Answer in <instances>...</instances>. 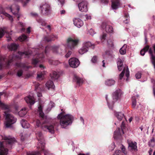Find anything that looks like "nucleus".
Returning <instances> with one entry per match:
<instances>
[{
    "label": "nucleus",
    "mask_w": 155,
    "mask_h": 155,
    "mask_svg": "<svg viewBox=\"0 0 155 155\" xmlns=\"http://www.w3.org/2000/svg\"><path fill=\"white\" fill-rule=\"evenodd\" d=\"M65 112H62L59 114L58 119L60 120V124L62 128H65L68 126L71 125L74 120V117L71 115L67 114L64 115Z\"/></svg>",
    "instance_id": "obj_1"
},
{
    "label": "nucleus",
    "mask_w": 155,
    "mask_h": 155,
    "mask_svg": "<svg viewBox=\"0 0 155 155\" xmlns=\"http://www.w3.org/2000/svg\"><path fill=\"white\" fill-rule=\"evenodd\" d=\"M0 107H2L7 110L4 112L6 120L5 125L6 127H11L12 124L16 122L17 120L16 118L15 117L9 113V106L2 103L0 101Z\"/></svg>",
    "instance_id": "obj_2"
},
{
    "label": "nucleus",
    "mask_w": 155,
    "mask_h": 155,
    "mask_svg": "<svg viewBox=\"0 0 155 155\" xmlns=\"http://www.w3.org/2000/svg\"><path fill=\"white\" fill-rule=\"evenodd\" d=\"M19 57L17 54H12L10 55L7 61V59L4 57L0 58V70L2 69L3 67L8 68L11 63L14 60H16Z\"/></svg>",
    "instance_id": "obj_3"
},
{
    "label": "nucleus",
    "mask_w": 155,
    "mask_h": 155,
    "mask_svg": "<svg viewBox=\"0 0 155 155\" xmlns=\"http://www.w3.org/2000/svg\"><path fill=\"white\" fill-rule=\"evenodd\" d=\"M4 139L5 140V142H1L0 143V155H7L8 149L4 147L3 144L5 143L7 145L6 146L8 145H11L15 141V139L14 138H8L7 137H5Z\"/></svg>",
    "instance_id": "obj_4"
},
{
    "label": "nucleus",
    "mask_w": 155,
    "mask_h": 155,
    "mask_svg": "<svg viewBox=\"0 0 155 155\" xmlns=\"http://www.w3.org/2000/svg\"><path fill=\"white\" fill-rule=\"evenodd\" d=\"M63 47L59 45L53 46H47L45 47V53L47 54L50 50H51L54 54L63 55L65 53V51L63 49Z\"/></svg>",
    "instance_id": "obj_5"
},
{
    "label": "nucleus",
    "mask_w": 155,
    "mask_h": 155,
    "mask_svg": "<svg viewBox=\"0 0 155 155\" xmlns=\"http://www.w3.org/2000/svg\"><path fill=\"white\" fill-rule=\"evenodd\" d=\"M36 126L37 127H39L40 126L41 128L45 131H48L51 134H54V126L53 125L51 124L48 125L45 123H42L41 124L40 121L38 120H37L35 121Z\"/></svg>",
    "instance_id": "obj_6"
},
{
    "label": "nucleus",
    "mask_w": 155,
    "mask_h": 155,
    "mask_svg": "<svg viewBox=\"0 0 155 155\" xmlns=\"http://www.w3.org/2000/svg\"><path fill=\"white\" fill-rule=\"evenodd\" d=\"M36 135L39 142L38 148L41 149V151H44L45 143L42 133L41 132H38L36 133Z\"/></svg>",
    "instance_id": "obj_7"
},
{
    "label": "nucleus",
    "mask_w": 155,
    "mask_h": 155,
    "mask_svg": "<svg viewBox=\"0 0 155 155\" xmlns=\"http://www.w3.org/2000/svg\"><path fill=\"white\" fill-rule=\"evenodd\" d=\"M41 14L43 15H48L51 13V8L49 5L45 3L40 6Z\"/></svg>",
    "instance_id": "obj_8"
},
{
    "label": "nucleus",
    "mask_w": 155,
    "mask_h": 155,
    "mask_svg": "<svg viewBox=\"0 0 155 155\" xmlns=\"http://www.w3.org/2000/svg\"><path fill=\"white\" fill-rule=\"evenodd\" d=\"M89 48L94 49V45L90 42H86L83 45L82 48L79 50L78 52L81 54H83L88 51Z\"/></svg>",
    "instance_id": "obj_9"
},
{
    "label": "nucleus",
    "mask_w": 155,
    "mask_h": 155,
    "mask_svg": "<svg viewBox=\"0 0 155 155\" xmlns=\"http://www.w3.org/2000/svg\"><path fill=\"white\" fill-rule=\"evenodd\" d=\"M79 40L78 39H74L71 38H68L67 40V46L72 49L78 45Z\"/></svg>",
    "instance_id": "obj_10"
},
{
    "label": "nucleus",
    "mask_w": 155,
    "mask_h": 155,
    "mask_svg": "<svg viewBox=\"0 0 155 155\" xmlns=\"http://www.w3.org/2000/svg\"><path fill=\"white\" fill-rule=\"evenodd\" d=\"M10 10L13 14L16 17L18 20H19L20 14L19 12V6L16 5H13L9 8Z\"/></svg>",
    "instance_id": "obj_11"
},
{
    "label": "nucleus",
    "mask_w": 155,
    "mask_h": 155,
    "mask_svg": "<svg viewBox=\"0 0 155 155\" xmlns=\"http://www.w3.org/2000/svg\"><path fill=\"white\" fill-rule=\"evenodd\" d=\"M45 55L43 53L38 54L37 56V58H33L32 60V64L34 67H36L37 64L38 62H41L43 61V59Z\"/></svg>",
    "instance_id": "obj_12"
},
{
    "label": "nucleus",
    "mask_w": 155,
    "mask_h": 155,
    "mask_svg": "<svg viewBox=\"0 0 155 155\" xmlns=\"http://www.w3.org/2000/svg\"><path fill=\"white\" fill-rule=\"evenodd\" d=\"M88 3L87 1H83L78 4V7L80 11L86 12L88 11Z\"/></svg>",
    "instance_id": "obj_13"
},
{
    "label": "nucleus",
    "mask_w": 155,
    "mask_h": 155,
    "mask_svg": "<svg viewBox=\"0 0 155 155\" xmlns=\"http://www.w3.org/2000/svg\"><path fill=\"white\" fill-rule=\"evenodd\" d=\"M125 125L124 121H122L121 125V129L119 128L115 131L114 134V138H117L118 136L121 135L122 133V134H124V129L125 128Z\"/></svg>",
    "instance_id": "obj_14"
},
{
    "label": "nucleus",
    "mask_w": 155,
    "mask_h": 155,
    "mask_svg": "<svg viewBox=\"0 0 155 155\" xmlns=\"http://www.w3.org/2000/svg\"><path fill=\"white\" fill-rule=\"evenodd\" d=\"M128 149L132 153L136 152L138 150L137 146V143L136 142H133V141H128Z\"/></svg>",
    "instance_id": "obj_15"
},
{
    "label": "nucleus",
    "mask_w": 155,
    "mask_h": 155,
    "mask_svg": "<svg viewBox=\"0 0 155 155\" xmlns=\"http://www.w3.org/2000/svg\"><path fill=\"white\" fill-rule=\"evenodd\" d=\"M69 63L70 66L71 67L76 68L79 66L80 62L78 59L75 58H72L69 60Z\"/></svg>",
    "instance_id": "obj_16"
},
{
    "label": "nucleus",
    "mask_w": 155,
    "mask_h": 155,
    "mask_svg": "<svg viewBox=\"0 0 155 155\" xmlns=\"http://www.w3.org/2000/svg\"><path fill=\"white\" fill-rule=\"evenodd\" d=\"M101 27L103 29H105L106 32L112 33L113 31V28L110 25H107L106 22H103L101 25Z\"/></svg>",
    "instance_id": "obj_17"
},
{
    "label": "nucleus",
    "mask_w": 155,
    "mask_h": 155,
    "mask_svg": "<svg viewBox=\"0 0 155 155\" xmlns=\"http://www.w3.org/2000/svg\"><path fill=\"white\" fill-rule=\"evenodd\" d=\"M121 94V91L120 89L117 90L113 93L112 96L113 102H114L117 101L119 98Z\"/></svg>",
    "instance_id": "obj_18"
},
{
    "label": "nucleus",
    "mask_w": 155,
    "mask_h": 155,
    "mask_svg": "<svg viewBox=\"0 0 155 155\" xmlns=\"http://www.w3.org/2000/svg\"><path fill=\"white\" fill-rule=\"evenodd\" d=\"M125 73V75L127 78H128L130 75L129 74V69L128 67L126 68H124V69L123 71L121 72V73L119 75V79H122V78L123 77L124 75V74ZM126 80H127V78L126 79Z\"/></svg>",
    "instance_id": "obj_19"
},
{
    "label": "nucleus",
    "mask_w": 155,
    "mask_h": 155,
    "mask_svg": "<svg viewBox=\"0 0 155 155\" xmlns=\"http://www.w3.org/2000/svg\"><path fill=\"white\" fill-rule=\"evenodd\" d=\"M120 0H113L112 2L111 7L114 9H117L120 6Z\"/></svg>",
    "instance_id": "obj_20"
},
{
    "label": "nucleus",
    "mask_w": 155,
    "mask_h": 155,
    "mask_svg": "<svg viewBox=\"0 0 155 155\" xmlns=\"http://www.w3.org/2000/svg\"><path fill=\"white\" fill-rule=\"evenodd\" d=\"M73 21L74 25L78 28H80L83 25V21L80 18H75Z\"/></svg>",
    "instance_id": "obj_21"
},
{
    "label": "nucleus",
    "mask_w": 155,
    "mask_h": 155,
    "mask_svg": "<svg viewBox=\"0 0 155 155\" xmlns=\"http://www.w3.org/2000/svg\"><path fill=\"white\" fill-rule=\"evenodd\" d=\"M34 98L33 96L29 95L27 97H25V100L27 103L31 105H32L35 103Z\"/></svg>",
    "instance_id": "obj_22"
},
{
    "label": "nucleus",
    "mask_w": 155,
    "mask_h": 155,
    "mask_svg": "<svg viewBox=\"0 0 155 155\" xmlns=\"http://www.w3.org/2000/svg\"><path fill=\"white\" fill-rule=\"evenodd\" d=\"M18 46V45L15 43H13L8 45L7 46V48L10 51H15L17 50Z\"/></svg>",
    "instance_id": "obj_23"
},
{
    "label": "nucleus",
    "mask_w": 155,
    "mask_h": 155,
    "mask_svg": "<svg viewBox=\"0 0 155 155\" xmlns=\"http://www.w3.org/2000/svg\"><path fill=\"white\" fill-rule=\"evenodd\" d=\"M73 79L74 81L76 82L77 84L79 86L81 85L83 83V80L76 75H74Z\"/></svg>",
    "instance_id": "obj_24"
},
{
    "label": "nucleus",
    "mask_w": 155,
    "mask_h": 155,
    "mask_svg": "<svg viewBox=\"0 0 155 155\" xmlns=\"http://www.w3.org/2000/svg\"><path fill=\"white\" fill-rule=\"evenodd\" d=\"M115 81L112 78L107 79L105 81V84L108 86H111L114 84Z\"/></svg>",
    "instance_id": "obj_25"
},
{
    "label": "nucleus",
    "mask_w": 155,
    "mask_h": 155,
    "mask_svg": "<svg viewBox=\"0 0 155 155\" xmlns=\"http://www.w3.org/2000/svg\"><path fill=\"white\" fill-rule=\"evenodd\" d=\"M0 14H2L5 16L8 17L9 20H11V21H13V18L10 15L6 12L4 9L2 7H0Z\"/></svg>",
    "instance_id": "obj_26"
},
{
    "label": "nucleus",
    "mask_w": 155,
    "mask_h": 155,
    "mask_svg": "<svg viewBox=\"0 0 155 155\" xmlns=\"http://www.w3.org/2000/svg\"><path fill=\"white\" fill-rule=\"evenodd\" d=\"M50 76L52 79H57L60 77V74L58 72L55 71H52L50 74Z\"/></svg>",
    "instance_id": "obj_27"
},
{
    "label": "nucleus",
    "mask_w": 155,
    "mask_h": 155,
    "mask_svg": "<svg viewBox=\"0 0 155 155\" xmlns=\"http://www.w3.org/2000/svg\"><path fill=\"white\" fill-rule=\"evenodd\" d=\"M45 85L48 89H53L55 87L53 82L51 80L48 81Z\"/></svg>",
    "instance_id": "obj_28"
},
{
    "label": "nucleus",
    "mask_w": 155,
    "mask_h": 155,
    "mask_svg": "<svg viewBox=\"0 0 155 155\" xmlns=\"http://www.w3.org/2000/svg\"><path fill=\"white\" fill-rule=\"evenodd\" d=\"M117 60V68L118 70L119 71H121L122 69L123 68V62L122 60L120 58H118Z\"/></svg>",
    "instance_id": "obj_29"
},
{
    "label": "nucleus",
    "mask_w": 155,
    "mask_h": 155,
    "mask_svg": "<svg viewBox=\"0 0 155 155\" xmlns=\"http://www.w3.org/2000/svg\"><path fill=\"white\" fill-rule=\"evenodd\" d=\"M16 66L18 68H23L28 69L29 68V66H26L25 64L22 63H16L15 64Z\"/></svg>",
    "instance_id": "obj_30"
},
{
    "label": "nucleus",
    "mask_w": 155,
    "mask_h": 155,
    "mask_svg": "<svg viewBox=\"0 0 155 155\" xmlns=\"http://www.w3.org/2000/svg\"><path fill=\"white\" fill-rule=\"evenodd\" d=\"M21 123L22 127L24 128H27L29 127V124L25 120H22L21 121Z\"/></svg>",
    "instance_id": "obj_31"
},
{
    "label": "nucleus",
    "mask_w": 155,
    "mask_h": 155,
    "mask_svg": "<svg viewBox=\"0 0 155 155\" xmlns=\"http://www.w3.org/2000/svg\"><path fill=\"white\" fill-rule=\"evenodd\" d=\"M55 38V36L54 35L47 36L45 37L44 40L48 42H49L52 40H54V38Z\"/></svg>",
    "instance_id": "obj_32"
},
{
    "label": "nucleus",
    "mask_w": 155,
    "mask_h": 155,
    "mask_svg": "<svg viewBox=\"0 0 155 155\" xmlns=\"http://www.w3.org/2000/svg\"><path fill=\"white\" fill-rule=\"evenodd\" d=\"M27 112V110L25 108L22 109L18 113L20 116L22 117L26 114Z\"/></svg>",
    "instance_id": "obj_33"
},
{
    "label": "nucleus",
    "mask_w": 155,
    "mask_h": 155,
    "mask_svg": "<svg viewBox=\"0 0 155 155\" xmlns=\"http://www.w3.org/2000/svg\"><path fill=\"white\" fill-rule=\"evenodd\" d=\"M115 115L117 119L120 121L124 117V114L120 112H116L115 114Z\"/></svg>",
    "instance_id": "obj_34"
},
{
    "label": "nucleus",
    "mask_w": 155,
    "mask_h": 155,
    "mask_svg": "<svg viewBox=\"0 0 155 155\" xmlns=\"http://www.w3.org/2000/svg\"><path fill=\"white\" fill-rule=\"evenodd\" d=\"M36 21L40 24L42 26H45L46 25V23L43 19L37 18H36Z\"/></svg>",
    "instance_id": "obj_35"
},
{
    "label": "nucleus",
    "mask_w": 155,
    "mask_h": 155,
    "mask_svg": "<svg viewBox=\"0 0 155 155\" xmlns=\"http://www.w3.org/2000/svg\"><path fill=\"white\" fill-rule=\"evenodd\" d=\"M127 45L126 44H124L123 47L120 50V52L121 54H124L126 53V49L127 48Z\"/></svg>",
    "instance_id": "obj_36"
},
{
    "label": "nucleus",
    "mask_w": 155,
    "mask_h": 155,
    "mask_svg": "<svg viewBox=\"0 0 155 155\" xmlns=\"http://www.w3.org/2000/svg\"><path fill=\"white\" fill-rule=\"evenodd\" d=\"M14 1L15 2H21L23 4V6H25L30 0H14Z\"/></svg>",
    "instance_id": "obj_37"
},
{
    "label": "nucleus",
    "mask_w": 155,
    "mask_h": 155,
    "mask_svg": "<svg viewBox=\"0 0 155 155\" xmlns=\"http://www.w3.org/2000/svg\"><path fill=\"white\" fill-rule=\"evenodd\" d=\"M132 106L133 108H135L136 105V98L135 96H133L132 97Z\"/></svg>",
    "instance_id": "obj_38"
},
{
    "label": "nucleus",
    "mask_w": 155,
    "mask_h": 155,
    "mask_svg": "<svg viewBox=\"0 0 155 155\" xmlns=\"http://www.w3.org/2000/svg\"><path fill=\"white\" fill-rule=\"evenodd\" d=\"M124 17L125 20L124 21V22L125 24L128 23L129 21V16L127 14H125L124 15Z\"/></svg>",
    "instance_id": "obj_39"
},
{
    "label": "nucleus",
    "mask_w": 155,
    "mask_h": 155,
    "mask_svg": "<svg viewBox=\"0 0 155 155\" xmlns=\"http://www.w3.org/2000/svg\"><path fill=\"white\" fill-rule=\"evenodd\" d=\"M18 53L21 56H23L24 54H25L26 57L28 56L30 54L29 52L28 51L19 52Z\"/></svg>",
    "instance_id": "obj_40"
},
{
    "label": "nucleus",
    "mask_w": 155,
    "mask_h": 155,
    "mask_svg": "<svg viewBox=\"0 0 155 155\" xmlns=\"http://www.w3.org/2000/svg\"><path fill=\"white\" fill-rule=\"evenodd\" d=\"M148 145L150 147H153L155 145V142L153 139H151L148 143Z\"/></svg>",
    "instance_id": "obj_41"
},
{
    "label": "nucleus",
    "mask_w": 155,
    "mask_h": 155,
    "mask_svg": "<svg viewBox=\"0 0 155 155\" xmlns=\"http://www.w3.org/2000/svg\"><path fill=\"white\" fill-rule=\"evenodd\" d=\"M27 38V36L23 34L19 38V39L21 41H23L25 40Z\"/></svg>",
    "instance_id": "obj_42"
},
{
    "label": "nucleus",
    "mask_w": 155,
    "mask_h": 155,
    "mask_svg": "<svg viewBox=\"0 0 155 155\" xmlns=\"http://www.w3.org/2000/svg\"><path fill=\"white\" fill-rule=\"evenodd\" d=\"M5 31L2 28H0V38H2L5 34Z\"/></svg>",
    "instance_id": "obj_43"
},
{
    "label": "nucleus",
    "mask_w": 155,
    "mask_h": 155,
    "mask_svg": "<svg viewBox=\"0 0 155 155\" xmlns=\"http://www.w3.org/2000/svg\"><path fill=\"white\" fill-rule=\"evenodd\" d=\"M107 43L109 47H112L114 45L113 41L111 39H109L107 41Z\"/></svg>",
    "instance_id": "obj_44"
},
{
    "label": "nucleus",
    "mask_w": 155,
    "mask_h": 155,
    "mask_svg": "<svg viewBox=\"0 0 155 155\" xmlns=\"http://www.w3.org/2000/svg\"><path fill=\"white\" fill-rule=\"evenodd\" d=\"M23 71L22 70H19L17 73V75L19 77H21L23 74Z\"/></svg>",
    "instance_id": "obj_45"
},
{
    "label": "nucleus",
    "mask_w": 155,
    "mask_h": 155,
    "mask_svg": "<svg viewBox=\"0 0 155 155\" xmlns=\"http://www.w3.org/2000/svg\"><path fill=\"white\" fill-rule=\"evenodd\" d=\"M27 155H41L40 151L35 152Z\"/></svg>",
    "instance_id": "obj_46"
},
{
    "label": "nucleus",
    "mask_w": 155,
    "mask_h": 155,
    "mask_svg": "<svg viewBox=\"0 0 155 155\" xmlns=\"http://www.w3.org/2000/svg\"><path fill=\"white\" fill-rule=\"evenodd\" d=\"M121 150L122 151L123 153L125 155H126L127 154V152L126 151V149L122 145L121 147Z\"/></svg>",
    "instance_id": "obj_47"
},
{
    "label": "nucleus",
    "mask_w": 155,
    "mask_h": 155,
    "mask_svg": "<svg viewBox=\"0 0 155 155\" xmlns=\"http://www.w3.org/2000/svg\"><path fill=\"white\" fill-rule=\"evenodd\" d=\"M71 54V51L68 50V52H67V53L65 55V56L66 58H69Z\"/></svg>",
    "instance_id": "obj_48"
},
{
    "label": "nucleus",
    "mask_w": 155,
    "mask_h": 155,
    "mask_svg": "<svg viewBox=\"0 0 155 155\" xmlns=\"http://www.w3.org/2000/svg\"><path fill=\"white\" fill-rule=\"evenodd\" d=\"M141 76V73L138 72L135 74V77L137 79H139L140 78Z\"/></svg>",
    "instance_id": "obj_49"
},
{
    "label": "nucleus",
    "mask_w": 155,
    "mask_h": 155,
    "mask_svg": "<svg viewBox=\"0 0 155 155\" xmlns=\"http://www.w3.org/2000/svg\"><path fill=\"white\" fill-rule=\"evenodd\" d=\"M97 58L96 56H94L91 59V61L93 63H95L97 62Z\"/></svg>",
    "instance_id": "obj_50"
},
{
    "label": "nucleus",
    "mask_w": 155,
    "mask_h": 155,
    "mask_svg": "<svg viewBox=\"0 0 155 155\" xmlns=\"http://www.w3.org/2000/svg\"><path fill=\"white\" fill-rule=\"evenodd\" d=\"M114 155H121V152L120 150H118L115 152V153Z\"/></svg>",
    "instance_id": "obj_51"
},
{
    "label": "nucleus",
    "mask_w": 155,
    "mask_h": 155,
    "mask_svg": "<svg viewBox=\"0 0 155 155\" xmlns=\"http://www.w3.org/2000/svg\"><path fill=\"white\" fill-rule=\"evenodd\" d=\"M43 74L42 73H41L40 74H37V79H41L43 78Z\"/></svg>",
    "instance_id": "obj_52"
},
{
    "label": "nucleus",
    "mask_w": 155,
    "mask_h": 155,
    "mask_svg": "<svg viewBox=\"0 0 155 155\" xmlns=\"http://www.w3.org/2000/svg\"><path fill=\"white\" fill-rule=\"evenodd\" d=\"M112 52L110 50H107L105 51V54L107 55L110 56L111 55Z\"/></svg>",
    "instance_id": "obj_53"
},
{
    "label": "nucleus",
    "mask_w": 155,
    "mask_h": 155,
    "mask_svg": "<svg viewBox=\"0 0 155 155\" xmlns=\"http://www.w3.org/2000/svg\"><path fill=\"white\" fill-rule=\"evenodd\" d=\"M40 84L39 83L37 84L35 86V90L37 91V90L39 89L40 88Z\"/></svg>",
    "instance_id": "obj_54"
},
{
    "label": "nucleus",
    "mask_w": 155,
    "mask_h": 155,
    "mask_svg": "<svg viewBox=\"0 0 155 155\" xmlns=\"http://www.w3.org/2000/svg\"><path fill=\"white\" fill-rule=\"evenodd\" d=\"M106 36V34L105 33L103 34L101 37V40H105Z\"/></svg>",
    "instance_id": "obj_55"
},
{
    "label": "nucleus",
    "mask_w": 155,
    "mask_h": 155,
    "mask_svg": "<svg viewBox=\"0 0 155 155\" xmlns=\"http://www.w3.org/2000/svg\"><path fill=\"white\" fill-rule=\"evenodd\" d=\"M31 15L35 17H38V15L35 12H31Z\"/></svg>",
    "instance_id": "obj_56"
},
{
    "label": "nucleus",
    "mask_w": 155,
    "mask_h": 155,
    "mask_svg": "<svg viewBox=\"0 0 155 155\" xmlns=\"http://www.w3.org/2000/svg\"><path fill=\"white\" fill-rule=\"evenodd\" d=\"M39 116H40L41 117L43 118L44 117V114L43 113V111H40V112H39Z\"/></svg>",
    "instance_id": "obj_57"
},
{
    "label": "nucleus",
    "mask_w": 155,
    "mask_h": 155,
    "mask_svg": "<svg viewBox=\"0 0 155 155\" xmlns=\"http://www.w3.org/2000/svg\"><path fill=\"white\" fill-rule=\"evenodd\" d=\"M58 1L60 2L61 5H64V4L65 3V0H58Z\"/></svg>",
    "instance_id": "obj_58"
},
{
    "label": "nucleus",
    "mask_w": 155,
    "mask_h": 155,
    "mask_svg": "<svg viewBox=\"0 0 155 155\" xmlns=\"http://www.w3.org/2000/svg\"><path fill=\"white\" fill-rule=\"evenodd\" d=\"M94 31L92 29H91L90 30V33L91 35H93V34H94L95 33H94Z\"/></svg>",
    "instance_id": "obj_59"
},
{
    "label": "nucleus",
    "mask_w": 155,
    "mask_h": 155,
    "mask_svg": "<svg viewBox=\"0 0 155 155\" xmlns=\"http://www.w3.org/2000/svg\"><path fill=\"white\" fill-rule=\"evenodd\" d=\"M38 110L39 112L42 111V106L40 105L38 107Z\"/></svg>",
    "instance_id": "obj_60"
},
{
    "label": "nucleus",
    "mask_w": 155,
    "mask_h": 155,
    "mask_svg": "<svg viewBox=\"0 0 155 155\" xmlns=\"http://www.w3.org/2000/svg\"><path fill=\"white\" fill-rule=\"evenodd\" d=\"M153 150L150 148L148 151V153H149V155H151L152 152H153Z\"/></svg>",
    "instance_id": "obj_61"
},
{
    "label": "nucleus",
    "mask_w": 155,
    "mask_h": 155,
    "mask_svg": "<svg viewBox=\"0 0 155 155\" xmlns=\"http://www.w3.org/2000/svg\"><path fill=\"white\" fill-rule=\"evenodd\" d=\"M80 120L83 123V124H84V119L83 118V117H80Z\"/></svg>",
    "instance_id": "obj_62"
},
{
    "label": "nucleus",
    "mask_w": 155,
    "mask_h": 155,
    "mask_svg": "<svg viewBox=\"0 0 155 155\" xmlns=\"http://www.w3.org/2000/svg\"><path fill=\"white\" fill-rule=\"evenodd\" d=\"M49 62L51 64H54V62H55V61H53V60H49Z\"/></svg>",
    "instance_id": "obj_63"
},
{
    "label": "nucleus",
    "mask_w": 155,
    "mask_h": 155,
    "mask_svg": "<svg viewBox=\"0 0 155 155\" xmlns=\"http://www.w3.org/2000/svg\"><path fill=\"white\" fill-rule=\"evenodd\" d=\"M65 13V11L64 10H62L60 11V13L61 15H64Z\"/></svg>",
    "instance_id": "obj_64"
}]
</instances>
